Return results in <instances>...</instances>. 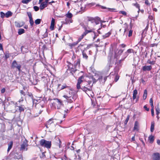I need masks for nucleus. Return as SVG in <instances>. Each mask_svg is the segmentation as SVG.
<instances>
[{
    "instance_id": "1",
    "label": "nucleus",
    "mask_w": 160,
    "mask_h": 160,
    "mask_svg": "<svg viewBox=\"0 0 160 160\" xmlns=\"http://www.w3.org/2000/svg\"><path fill=\"white\" fill-rule=\"evenodd\" d=\"M101 21V18L99 17L93 18L87 17L84 19L83 22L80 23V25L84 30V32H83L87 35L89 33L93 32L95 30L94 28L89 26V22L92 23L95 22L96 25H97Z\"/></svg>"
},
{
    "instance_id": "2",
    "label": "nucleus",
    "mask_w": 160,
    "mask_h": 160,
    "mask_svg": "<svg viewBox=\"0 0 160 160\" xmlns=\"http://www.w3.org/2000/svg\"><path fill=\"white\" fill-rule=\"evenodd\" d=\"M68 91L66 90V92H68V93H65V95L63 96V97L66 99L68 102L70 103L72 102L77 98L78 95L77 92L78 91H76L70 87L68 88Z\"/></svg>"
},
{
    "instance_id": "3",
    "label": "nucleus",
    "mask_w": 160,
    "mask_h": 160,
    "mask_svg": "<svg viewBox=\"0 0 160 160\" xmlns=\"http://www.w3.org/2000/svg\"><path fill=\"white\" fill-rule=\"evenodd\" d=\"M67 62L68 64L67 65V69L65 74L66 77L68 76L69 74L72 75L73 73L77 71V69L70 62L67 61Z\"/></svg>"
},
{
    "instance_id": "4",
    "label": "nucleus",
    "mask_w": 160,
    "mask_h": 160,
    "mask_svg": "<svg viewBox=\"0 0 160 160\" xmlns=\"http://www.w3.org/2000/svg\"><path fill=\"white\" fill-rule=\"evenodd\" d=\"M92 82V81L91 80L85 81L84 83L82 84L80 89L86 92L87 91H91L93 86V84H92L91 85Z\"/></svg>"
},
{
    "instance_id": "5",
    "label": "nucleus",
    "mask_w": 160,
    "mask_h": 160,
    "mask_svg": "<svg viewBox=\"0 0 160 160\" xmlns=\"http://www.w3.org/2000/svg\"><path fill=\"white\" fill-rule=\"evenodd\" d=\"M39 144L42 147L49 149L51 147L52 143L51 141H46L44 139H42L39 141Z\"/></svg>"
},
{
    "instance_id": "6",
    "label": "nucleus",
    "mask_w": 160,
    "mask_h": 160,
    "mask_svg": "<svg viewBox=\"0 0 160 160\" xmlns=\"http://www.w3.org/2000/svg\"><path fill=\"white\" fill-rule=\"evenodd\" d=\"M85 76L83 74L78 78L77 80V82L76 85V88L78 90H79L81 88L82 83H84L86 81L84 79Z\"/></svg>"
},
{
    "instance_id": "7",
    "label": "nucleus",
    "mask_w": 160,
    "mask_h": 160,
    "mask_svg": "<svg viewBox=\"0 0 160 160\" xmlns=\"http://www.w3.org/2000/svg\"><path fill=\"white\" fill-rule=\"evenodd\" d=\"M54 100L55 101L52 103V106L55 108L59 109L62 104V101L58 98L54 99Z\"/></svg>"
},
{
    "instance_id": "8",
    "label": "nucleus",
    "mask_w": 160,
    "mask_h": 160,
    "mask_svg": "<svg viewBox=\"0 0 160 160\" xmlns=\"http://www.w3.org/2000/svg\"><path fill=\"white\" fill-rule=\"evenodd\" d=\"M21 66L20 64H18L17 61L14 60L13 61L11 65V68L14 69L17 68L19 72L21 71Z\"/></svg>"
},
{
    "instance_id": "9",
    "label": "nucleus",
    "mask_w": 160,
    "mask_h": 160,
    "mask_svg": "<svg viewBox=\"0 0 160 160\" xmlns=\"http://www.w3.org/2000/svg\"><path fill=\"white\" fill-rule=\"evenodd\" d=\"M72 59L73 61L75 60L74 62V66L76 68L77 67H80V59L79 58L77 57L76 58V57L75 55H73L72 56Z\"/></svg>"
},
{
    "instance_id": "10",
    "label": "nucleus",
    "mask_w": 160,
    "mask_h": 160,
    "mask_svg": "<svg viewBox=\"0 0 160 160\" xmlns=\"http://www.w3.org/2000/svg\"><path fill=\"white\" fill-rule=\"evenodd\" d=\"M123 51L124 50L122 49H117V50H114V58L118 59L122 55Z\"/></svg>"
},
{
    "instance_id": "11",
    "label": "nucleus",
    "mask_w": 160,
    "mask_h": 160,
    "mask_svg": "<svg viewBox=\"0 0 160 160\" xmlns=\"http://www.w3.org/2000/svg\"><path fill=\"white\" fill-rule=\"evenodd\" d=\"M87 44L84 42H82L78 47V51L80 50L81 52H83L86 50Z\"/></svg>"
},
{
    "instance_id": "12",
    "label": "nucleus",
    "mask_w": 160,
    "mask_h": 160,
    "mask_svg": "<svg viewBox=\"0 0 160 160\" xmlns=\"http://www.w3.org/2000/svg\"><path fill=\"white\" fill-rule=\"evenodd\" d=\"M28 146V141L25 139V140L23 142L22 144L21 145L20 150L21 151L25 150V149H26V151H27L28 150L27 147Z\"/></svg>"
},
{
    "instance_id": "13",
    "label": "nucleus",
    "mask_w": 160,
    "mask_h": 160,
    "mask_svg": "<svg viewBox=\"0 0 160 160\" xmlns=\"http://www.w3.org/2000/svg\"><path fill=\"white\" fill-rule=\"evenodd\" d=\"M27 14L29 19V22L30 25L31 27H32L34 25V22L32 18V13L31 12H27Z\"/></svg>"
},
{
    "instance_id": "14",
    "label": "nucleus",
    "mask_w": 160,
    "mask_h": 160,
    "mask_svg": "<svg viewBox=\"0 0 160 160\" xmlns=\"http://www.w3.org/2000/svg\"><path fill=\"white\" fill-rule=\"evenodd\" d=\"M61 85L60 84H58V89L59 91L67 88H68L69 87V86H67V85L65 83L64 84L61 86V87H60Z\"/></svg>"
},
{
    "instance_id": "15",
    "label": "nucleus",
    "mask_w": 160,
    "mask_h": 160,
    "mask_svg": "<svg viewBox=\"0 0 160 160\" xmlns=\"http://www.w3.org/2000/svg\"><path fill=\"white\" fill-rule=\"evenodd\" d=\"M153 160H160V154L159 153H154L152 155Z\"/></svg>"
},
{
    "instance_id": "16",
    "label": "nucleus",
    "mask_w": 160,
    "mask_h": 160,
    "mask_svg": "<svg viewBox=\"0 0 160 160\" xmlns=\"http://www.w3.org/2000/svg\"><path fill=\"white\" fill-rule=\"evenodd\" d=\"M152 69V67L151 65H145L142 67V69L143 71L145 72L147 71H150Z\"/></svg>"
},
{
    "instance_id": "17",
    "label": "nucleus",
    "mask_w": 160,
    "mask_h": 160,
    "mask_svg": "<svg viewBox=\"0 0 160 160\" xmlns=\"http://www.w3.org/2000/svg\"><path fill=\"white\" fill-rule=\"evenodd\" d=\"M138 94V91L135 89L133 91L132 99L133 100L136 99V102H137L138 101L139 98H136L137 95Z\"/></svg>"
},
{
    "instance_id": "18",
    "label": "nucleus",
    "mask_w": 160,
    "mask_h": 160,
    "mask_svg": "<svg viewBox=\"0 0 160 160\" xmlns=\"http://www.w3.org/2000/svg\"><path fill=\"white\" fill-rule=\"evenodd\" d=\"M53 120V119L51 118L49 119L47 122L45 124V126L47 128H48L49 127H50V125L54 123Z\"/></svg>"
},
{
    "instance_id": "19",
    "label": "nucleus",
    "mask_w": 160,
    "mask_h": 160,
    "mask_svg": "<svg viewBox=\"0 0 160 160\" xmlns=\"http://www.w3.org/2000/svg\"><path fill=\"white\" fill-rule=\"evenodd\" d=\"M15 26L17 28H20L25 24V22L22 21L21 22H18L17 21L15 22Z\"/></svg>"
},
{
    "instance_id": "20",
    "label": "nucleus",
    "mask_w": 160,
    "mask_h": 160,
    "mask_svg": "<svg viewBox=\"0 0 160 160\" xmlns=\"http://www.w3.org/2000/svg\"><path fill=\"white\" fill-rule=\"evenodd\" d=\"M55 20L54 18H52L51 22V25L50 27V29L52 31L54 30V27L55 25Z\"/></svg>"
},
{
    "instance_id": "21",
    "label": "nucleus",
    "mask_w": 160,
    "mask_h": 160,
    "mask_svg": "<svg viewBox=\"0 0 160 160\" xmlns=\"http://www.w3.org/2000/svg\"><path fill=\"white\" fill-rule=\"evenodd\" d=\"M139 123L137 121H136L135 122L133 130L138 131L139 130Z\"/></svg>"
},
{
    "instance_id": "22",
    "label": "nucleus",
    "mask_w": 160,
    "mask_h": 160,
    "mask_svg": "<svg viewBox=\"0 0 160 160\" xmlns=\"http://www.w3.org/2000/svg\"><path fill=\"white\" fill-rule=\"evenodd\" d=\"M13 145V142L12 141H10L8 143V147L7 149V152H8L10 149L12 148Z\"/></svg>"
},
{
    "instance_id": "23",
    "label": "nucleus",
    "mask_w": 160,
    "mask_h": 160,
    "mask_svg": "<svg viewBox=\"0 0 160 160\" xmlns=\"http://www.w3.org/2000/svg\"><path fill=\"white\" fill-rule=\"evenodd\" d=\"M18 107L19 108V111L20 112H24V110L26 109V108L25 107V106L22 105L19 106Z\"/></svg>"
},
{
    "instance_id": "24",
    "label": "nucleus",
    "mask_w": 160,
    "mask_h": 160,
    "mask_svg": "<svg viewBox=\"0 0 160 160\" xmlns=\"http://www.w3.org/2000/svg\"><path fill=\"white\" fill-rule=\"evenodd\" d=\"M87 34L85 33L84 32L82 33V35L78 38V40L77 41V42L78 43L80 42L84 38L85 36Z\"/></svg>"
},
{
    "instance_id": "25",
    "label": "nucleus",
    "mask_w": 160,
    "mask_h": 160,
    "mask_svg": "<svg viewBox=\"0 0 160 160\" xmlns=\"http://www.w3.org/2000/svg\"><path fill=\"white\" fill-rule=\"evenodd\" d=\"M86 51L87 50L82 52V53L83 58L86 60H87L88 58V56L86 53Z\"/></svg>"
},
{
    "instance_id": "26",
    "label": "nucleus",
    "mask_w": 160,
    "mask_h": 160,
    "mask_svg": "<svg viewBox=\"0 0 160 160\" xmlns=\"http://www.w3.org/2000/svg\"><path fill=\"white\" fill-rule=\"evenodd\" d=\"M148 140L150 143H152L154 140V136L152 135L148 137Z\"/></svg>"
},
{
    "instance_id": "27",
    "label": "nucleus",
    "mask_w": 160,
    "mask_h": 160,
    "mask_svg": "<svg viewBox=\"0 0 160 160\" xmlns=\"http://www.w3.org/2000/svg\"><path fill=\"white\" fill-rule=\"evenodd\" d=\"M65 16L69 18H72L73 16V15L69 11H68V13L65 14Z\"/></svg>"
},
{
    "instance_id": "28",
    "label": "nucleus",
    "mask_w": 160,
    "mask_h": 160,
    "mask_svg": "<svg viewBox=\"0 0 160 160\" xmlns=\"http://www.w3.org/2000/svg\"><path fill=\"white\" fill-rule=\"evenodd\" d=\"M112 32L111 31H110L107 33H106L105 35H103L102 37L103 39H105L107 38L111 34Z\"/></svg>"
},
{
    "instance_id": "29",
    "label": "nucleus",
    "mask_w": 160,
    "mask_h": 160,
    "mask_svg": "<svg viewBox=\"0 0 160 160\" xmlns=\"http://www.w3.org/2000/svg\"><path fill=\"white\" fill-rule=\"evenodd\" d=\"M12 15V12L10 11H8L5 13V17L7 18H8L9 17L11 16Z\"/></svg>"
},
{
    "instance_id": "30",
    "label": "nucleus",
    "mask_w": 160,
    "mask_h": 160,
    "mask_svg": "<svg viewBox=\"0 0 160 160\" xmlns=\"http://www.w3.org/2000/svg\"><path fill=\"white\" fill-rule=\"evenodd\" d=\"M25 32V31L24 29L22 28L19 29L18 30V33L19 35H20Z\"/></svg>"
},
{
    "instance_id": "31",
    "label": "nucleus",
    "mask_w": 160,
    "mask_h": 160,
    "mask_svg": "<svg viewBox=\"0 0 160 160\" xmlns=\"http://www.w3.org/2000/svg\"><path fill=\"white\" fill-rule=\"evenodd\" d=\"M147 96V91L146 89L144 90V93L143 96V98L144 100L146 99Z\"/></svg>"
},
{
    "instance_id": "32",
    "label": "nucleus",
    "mask_w": 160,
    "mask_h": 160,
    "mask_svg": "<svg viewBox=\"0 0 160 160\" xmlns=\"http://www.w3.org/2000/svg\"><path fill=\"white\" fill-rule=\"evenodd\" d=\"M4 59L5 60H7L8 58L10 57V54L8 52H6L4 54Z\"/></svg>"
},
{
    "instance_id": "33",
    "label": "nucleus",
    "mask_w": 160,
    "mask_h": 160,
    "mask_svg": "<svg viewBox=\"0 0 160 160\" xmlns=\"http://www.w3.org/2000/svg\"><path fill=\"white\" fill-rule=\"evenodd\" d=\"M78 44V43L76 41V42H74L72 43H69L68 45L70 47L72 48L76 46Z\"/></svg>"
},
{
    "instance_id": "34",
    "label": "nucleus",
    "mask_w": 160,
    "mask_h": 160,
    "mask_svg": "<svg viewBox=\"0 0 160 160\" xmlns=\"http://www.w3.org/2000/svg\"><path fill=\"white\" fill-rule=\"evenodd\" d=\"M132 5L135 6L136 8L138 9H139L140 8V4H138L137 2H136L135 3H133Z\"/></svg>"
},
{
    "instance_id": "35",
    "label": "nucleus",
    "mask_w": 160,
    "mask_h": 160,
    "mask_svg": "<svg viewBox=\"0 0 160 160\" xmlns=\"http://www.w3.org/2000/svg\"><path fill=\"white\" fill-rule=\"evenodd\" d=\"M133 33V30L132 29H130L128 33V36L129 37L132 36Z\"/></svg>"
},
{
    "instance_id": "36",
    "label": "nucleus",
    "mask_w": 160,
    "mask_h": 160,
    "mask_svg": "<svg viewBox=\"0 0 160 160\" xmlns=\"http://www.w3.org/2000/svg\"><path fill=\"white\" fill-rule=\"evenodd\" d=\"M154 127V122H152L150 127V131L152 132L153 131Z\"/></svg>"
},
{
    "instance_id": "37",
    "label": "nucleus",
    "mask_w": 160,
    "mask_h": 160,
    "mask_svg": "<svg viewBox=\"0 0 160 160\" xmlns=\"http://www.w3.org/2000/svg\"><path fill=\"white\" fill-rule=\"evenodd\" d=\"M41 19H37L35 21V24L36 25H38L40 24Z\"/></svg>"
},
{
    "instance_id": "38",
    "label": "nucleus",
    "mask_w": 160,
    "mask_h": 160,
    "mask_svg": "<svg viewBox=\"0 0 160 160\" xmlns=\"http://www.w3.org/2000/svg\"><path fill=\"white\" fill-rule=\"evenodd\" d=\"M149 103L151 106V108H154V105L153 104V101L152 98H151L149 100Z\"/></svg>"
},
{
    "instance_id": "39",
    "label": "nucleus",
    "mask_w": 160,
    "mask_h": 160,
    "mask_svg": "<svg viewBox=\"0 0 160 160\" xmlns=\"http://www.w3.org/2000/svg\"><path fill=\"white\" fill-rule=\"evenodd\" d=\"M129 118H130V116H129V115H128L127 116L126 119L125 120V121L124 122V123L125 125H126L127 124L128 120H129Z\"/></svg>"
},
{
    "instance_id": "40",
    "label": "nucleus",
    "mask_w": 160,
    "mask_h": 160,
    "mask_svg": "<svg viewBox=\"0 0 160 160\" xmlns=\"http://www.w3.org/2000/svg\"><path fill=\"white\" fill-rule=\"evenodd\" d=\"M13 158L15 159H19L20 158V157L19 156L18 154L15 155L13 157Z\"/></svg>"
},
{
    "instance_id": "41",
    "label": "nucleus",
    "mask_w": 160,
    "mask_h": 160,
    "mask_svg": "<svg viewBox=\"0 0 160 160\" xmlns=\"http://www.w3.org/2000/svg\"><path fill=\"white\" fill-rule=\"evenodd\" d=\"M147 63H148L151 64L152 65H154L155 63V61H151L149 59L147 61Z\"/></svg>"
},
{
    "instance_id": "42",
    "label": "nucleus",
    "mask_w": 160,
    "mask_h": 160,
    "mask_svg": "<svg viewBox=\"0 0 160 160\" xmlns=\"http://www.w3.org/2000/svg\"><path fill=\"white\" fill-rule=\"evenodd\" d=\"M32 0H22V2L23 3L27 4Z\"/></svg>"
},
{
    "instance_id": "43",
    "label": "nucleus",
    "mask_w": 160,
    "mask_h": 160,
    "mask_svg": "<svg viewBox=\"0 0 160 160\" xmlns=\"http://www.w3.org/2000/svg\"><path fill=\"white\" fill-rule=\"evenodd\" d=\"M133 51V50L132 49H128L127 51L125 52V54H127V53H131Z\"/></svg>"
},
{
    "instance_id": "44",
    "label": "nucleus",
    "mask_w": 160,
    "mask_h": 160,
    "mask_svg": "<svg viewBox=\"0 0 160 160\" xmlns=\"http://www.w3.org/2000/svg\"><path fill=\"white\" fill-rule=\"evenodd\" d=\"M145 3L146 5L148 6H150V3L148 0H145Z\"/></svg>"
},
{
    "instance_id": "45",
    "label": "nucleus",
    "mask_w": 160,
    "mask_h": 160,
    "mask_svg": "<svg viewBox=\"0 0 160 160\" xmlns=\"http://www.w3.org/2000/svg\"><path fill=\"white\" fill-rule=\"evenodd\" d=\"M119 76L117 74L115 76V77L114 79V81L115 82H117L119 79Z\"/></svg>"
},
{
    "instance_id": "46",
    "label": "nucleus",
    "mask_w": 160,
    "mask_h": 160,
    "mask_svg": "<svg viewBox=\"0 0 160 160\" xmlns=\"http://www.w3.org/2000/svg\"><path fill=\"white\" fill-rule=\"evenodd\" d=\"M0 16L2 18H3L5 16V14L3 12H0Z\"/></svg>"
},
{
    "instance_id": "47",
    "label": "nucleus",
    "mask_w": 160,
    "mask_h": 160,
    "mask_svg": "<svg viewBox=\"0 0 160 160\" xmlns=\"http://www.w3.org/2000/svg\"><path fill=\"white\" fill-rule=\"evenodd\" d=\"M148 18L150 20H153L155 19L154 17L152 15H149V16L148 17Z\"/></svg>"
},
{
    "instance_id": "48",
    "label": "nucleus",
    "mask_w": 160,
    "mask_h": 160,
    "mask_svg": "<svg viewBox=\"0 0 160 160\" xmlns=\"http://www.w3.org/2000/svg\"><path fill=\"white\" fill-rule=\"evenodd\" d=\"M119 13L120 14H122L124 16H126L127 15L126 12L124 11H120L119 12Z\"/></svg>"
},
{
    "instance_id": "49",
    "label": "nucleus",
    "mask_w": 160,
    "mask_h": 160,
    "mask_svg": "<svg viewBox=\"0 0 160 160\" xmlns=\"http://www.w3.org/2000/svg\"><path fill=\"white\" fill-rule=\"evenodd\" d=\"M160 109L158 107L156 108V114L158 115L159 113Z\"/></svg>"
},
{
    "instance_id": "50",
    "label": "nucleus",
    "mask_w": 160,
    "mask_h": 160,
    "mask_svg": "<svg viewBox=\"0 0 160 160\" xmlns=\"http://www.w3.org/2000/svg\"><path fill=\"white\" fill-rule=\"evenodd\" d=\"M33 8L35 11H38L39 9V8L38 7L35 6L33 7Z\"/></svg>"
},
{
    "instance_id": "51",
    "label": "nucleus",
    "mask_w": 160,
    "mask_h": 160,
    "mask_svg": "<svg viewBox=\"0 0 160 160\" xmlns=\"http://www.w3.org/2000/svg\"><path fill=\"white\" fill-rule=\"evenodd\" d=\"M92 32L94 34V36L93 37V39L94 40L97 37L98 35H97L96 33L94 31Z\"/></svg>"
},
{
    "instance_id": "52",
    "label": "nucleus",
    "mask_w": 160,
    "mask_h": 160,
    "mask_svg": "<svg viewBox=\"0 0 160 160\" xmlns=\"http://www.w3.org/2000/svg\"><path fill=\"white\" fill-rule=\"evenodd\" d=\"M20 92L21 95H22L24 96H25V92L23 91L22 90H21L20 91Z\"/></svg>"
},
{
    "instance_id": "53",
    "label": "nucleus",
    "mask_w": 160,
    "mask_h": 160,
    "mask_svg": "<svg viewBox=\"0 0 160 160\" xmlns=\"http://www.w3.org/2000/svg\"><path fill=\"white\" fill-rule=\"evenodd\" d=\"M151 114L152 116H154V108H152L151 109Z\"/></svg>"
},
{
    "instance_id": "54",
    "label": "nucleus",
    "mask_w": 160,
    "mask_h": 160,
    "mask_svg": "<svg viewBox=\"0 0 160 160\" xmlns=\"http://www.w3.org/2000/svg\"><path fill=\"white\" fill-rule=\"evenodd\" d=\"M92 81L93 82V83L92 84H93V83H96L98 80L96 79L95 78H94L93 77H92Z\"/></svg>"
},
{
    "instance_id": "55",
    "label": "nucleus",
    "mask_w": 160,
    "mask_h": 160,
    "mask_svg": "<svg viewBox=\"0 0 160 160\" xmlns=\"http://www.w3.org/2000/svg\"><path fill=\"white\" fill-rule=\"evenodd\" d=\"M108 9L110 12H115L116 10V9L115 8H108Z\"/></svg>"
},
{
    "instance_id": "56",
    "label": "nucleus",
    "mask_w": 160,
    "mask_h": 160,
    "mask_svg": "<svg viewBox=\"0 0 160 160\" xmlns=\"http://www.w3.org/2000/svg\"><path fill=\"white\" fill-rule=\"evenodd\" d=\"M128 56V54H127L125 56V57L123 58V59H121L120 60H119V63H121V62L124 60V59L127 57V56Z\"/></svg>"
},
{
    "instance_id": "57",
    "label": "nucleus",
    "mask_w": 160,
    "mask_h": 160,
    "mask_svg": "<svg viewBox=\"0 0 160 160\" xmlns=\"http://www.w3.org/2000/svg\"><path fill=\"white\" fill-rule=\"evenodd\" d=\"M147 111H148L149 110V108H148L146 105H145L143 107Z\"/></svg>"
},
{
    "instance_id": "58",
    "label": "nucleus",
    "mask_w": 160,
    "mask_h": 160,
    "mask_svg": "<svg viewBox=\"0 0 160 160\" xmlns=\"http://www.w3.org/2000/svg\"><path fill=\"white\" fill-rule=\"evenodd\" d=\"M119 46H121L122 48H124L126 47V45L124 44H122L119 45Z\"/></svg>"
},
{
    "instance_id": "59",
    "label": "nucleus",
    "mask_w": 160,
    "mask_h": 160,
    "mask_svg": "<svg viewBox=\"0 0 160 160\" xmlns=\"http://www.w3.org/2000/svg\"><path fill=\"white\" fill-rule=\"evenodd\" d=\"M5 91V88H3L1 90V92L2 93H3Z\"/></svg>"
},
{
    "instance_id": "60",
    "label": "nucleus",
    "mask_w": 160,
    "mask_h": 160,
    "mask_svg": "<svg viewBox=\"0 0 160 160\" xmlns=\"http://www.w3.org/2000/svg\"><path fill=\"white\" fill-rule=\"evenodd\" d=\"M24 100H23V98L22 97H21V98L18 101V102H23V101Z\"/></svg>"
},
{
    "instance_id": "61",
    "label": "nucleus",
    "mask_w": 160,
    "mask_h": 160,
    "mask_svg": "<svg viewBox=\"0 0 160 160\" xmlns=\"http://www.w3.org/2000/svg\"><path fill=\"white\" fill-rule=\"evenodd\" d=\"M59 148H60L61 146L62 142L59 139Z\"/></svg>"
},
{
    "instance_id": "62",
    "label": "nucleus",
    "mask_w": 160,
    "mask_h": 160,
    "mask_svg": "<svg viewBox=\"0 0 160 160\" xmlns=\"http://www.w3.org/2000/svg\"><path fill=\"white\" fill-rule=\"evenodd\" d=\"M3 49L2 46V44L0 43V50H2Z\"/></svg>"
},
{
    "instance_id": "63",
    "label": "nucleus",
    "mask_w": 160,
    "mask_h": 160,
    "mask_svg": "<svg viewBox=\"0 0 160 160\" xmlns=\"http://www.w3.org/2000/svg\"><path fill=\"white\" fill-rule=\"evenodd\" d=\"M157 44H156L155 43L152 44L151 45V46L152 47H154L155 46H157Z\"/></svg>"
},
{
    "instance_id": "64",
    "label": "nucleus",
    "mask_w": 160,
    "mask_h": 160,
    "mask_svg": "<svg viewBox=\"0 0 160 160\" xmlns=\"http://www.w3.org/2000/svg\"><path fill=\"white\" fill-rule=\"evenodd\" d=\"M44 35L46 37H47L48 35V32H47V29H46V31L44 34Z\"/></svg>"
}]
</instances>
